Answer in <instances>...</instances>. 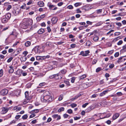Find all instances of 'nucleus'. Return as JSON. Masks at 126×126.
Returning <instances> with one entry per match:
<instances>
[{
  "label": "nucleus",
  "mask_w": 126,
  "mask_h": 126,
  "mask_svg": "<svg viewBox=\"0 0 126 126\" xmlns=\"http://www.w3.org/2000/svg\"><path fill=\"white\" fill-rule=\"evenodd\" d=\"M31 99L30 97V98H26V99L24 100V101L23 102V104L24 105H25L27 104L29 101Z\"/></svg>",
  "instance_id": "nucleus-16"
},
{
  "label": "nucleus",
  "mask_w": 126,
  "mask_h": 126,
  "mask_svg": "<svg viewBox=\"0 0 126 126\" xmlns=\"http://www.w3.org/2000/svg\"><path fill=\"white\" fill-rule=\"evenodd\" d=\"M119 55V53L118 52H116L114 54V56L115 57H117Z\"/></svg>",
  "instance_id": "nucleus-64"
},
{
  "label": "nucleus",
  "mask_w": 126,
  "mask_h": 126,
  "mask_svg": "<svg viewBox=\"0 0 126 126\" xmlns=\"http://www.w3.org/2000/svg\"><path fill=\"white\" fill-rule=\"evenodd\" d=\"M63 98V95L62 94L60 96H59V98L58 100L59 101H61L62 100Z\"/></svg>",
  "instance_id": "nucleus-46"
},
{
  "label": "nucleus",
  "mask_w": 126,
  "mask_h": 126,
  "mask_svg": "<svg viewBox=\"0 0 126 126\" xmlns=\"http://www.w3.org/2000/svg\"><path fill=\"white\" fill-rule=\"evenodd\" d=\"M3 74V70L2 69L0 70V77H2Z\"/></svg>",
  "instance_id": "nucleus-42"
},
{
  "label": "nucleus",
  "mask_w": 126,
  "mask_h": 126,
  "mask_svg": "<svg viewBox=\"0 0 126 126\" xmlns=\"http://www.w3.org/2000/svg\"><path fill=\"white\" fill-rule=\"evenodd\" d=\"M102 9L97 10L96 11V13L97 14H100L102 12Z\"/></svg>",
  "instance_id": "nucleus-37"
},
{
  "label": "nucleus",
  "mask_w": 126,
  "mask_h": 126,
  "mask_svg": "<svg viewBox=\"0 0 126 126\" xmlns=\"http://www.w3.org/2000/svg\"><path fill=\"white\" fill-rule=\"evenodd\" d=\"M9 68L10 69L9 70V72L10 73H12L14 71V69H13V67L12 66H9Z\"/></svg>",
  "instance_id": "nucleus-24"
},
{
  "label": "nucleus",
  "mask_w": 126,
  "mask_h": 126,
  "mask_svg": "<svg viewBox=\"0 0 126 126\" xmlns=\"http://www.w3.org/2000/svg\"><path fill=\"white\" fill-rule=\"evenodd\" d=\"M67 112L71 114L72 113L73 111L71 109H70L67 110Z\"/></svg>",
  "instance_id": "nucleus-58"
},
{
  "label": "nucleus",
  "mask_w": 126,
  "mask_h": 126,
  "mask_svg": "<svg viewBox=\"0 0 126 126\" xmlns=\"http://www.w3.org/2000/svg\"><path fill=\"white\" fill-rule=\"evenodd\" d=\"M51 21L53 24H55L57 22V19L56 17H53L52 18Z\"/></svg>",
  "instance_id": "nucleus-13"
},
{
  "label": "nucleus",
  "mask_w": 126,
  "mask_h": 126,
  "mask_svg": "<svg viewBox=\"0 0 126 126\" xmlns=\"http://www.w3.org/2000/svg\"><path fill=\"white\" fill-rule=\"evenodd\" d=\"M37 4L40 7H43L44 5V3L42 1H39L37 3Z\"/></svg>",
  "instance_id": "nucleus-23"
},
{
  "label": "nucleus",
  "mask_w": 126,
  "mask_h": 126,
  "mask_svg": "<svg viewBox=\"0 0 126 126\" xmlns=\"http://www.w3.org/2000/svg\"><path fill=\"white\" fill-rule=\"evenodd\" d=\"M23 23H25L26 24L29 25H31L32 24V20L30 19H24L23 20Z\"/></svg>",
  "instance_id": "nucleus-4"
},
{
  "label": "nucleus",
  "mask_w": 126,
  "mask_h": 126,
  "mask_svg": "<svg viewBox=\"0 0 126 126\" xmlns=\"http://www.w3.org/2000/svg\"><path fill=\"white\" fill-rule=\"evenodd\" d=\"M52 117L54 119L57 118L56 119L57 120H58L60 119L61 118L60 116L57 114H54L52 116Z\"/></svg>",
  "instance_id": "nucleus-12"
},
{
  "label": "nucleus",
  "mask_w": 126,
  "mask_h": 126,
  "mask_svg": "<svg viewBox=\"0 0 126 126\" xmlns=\"http://www.w3.org/2000/svg\"><path fill=\"white\" fill-rule=\"evenodd\" d=\"M103 23L102 22L100 21L94 25V26L95 27L99 26L101 25Z\"/></svg>",
  "instance_id": "nucleus-27"
},
{
  "label": "nucleus",
  "mask_w": 126,
  "mask_h": 126,
  "mask_svg": "<svg viewBox=\"0 0 126 126\" xmlns=\"http://www.w3.org/2000/svg\"><path fill=\"white\" fill-rule=\"evenodd\" d=\"M79 96H75L74 97H73L71 98V101H73L77 99Z\"/></svg>",
  "instance_id": "nucleus-49"
},
{
  "label": "nucleus",
  "mask_w": 126,
  "mask_h": 126,
  "mask_svg": "<svg viewBox=\"0 0 126 126\" xmlns=\"http://www.w3.org/2000/svg\"><path fill=\"white\" fill-rule=\"evenodd\" d=\"M75 79V77H73L71 78V82L72 83H74Z\"/></svg>",
  "instance_id": "nucleus-56"
},
{
  "label": "nucleus",
  "mask_w": 126,
  "mask_h": 126,
  "mask_svg": "<svg viewBox=\"0 0 126 126\" xmlns=\"http://www.w3.org/2000/svg\"><path fill=\"white\" fill-rule=\"evenodd\" d=\"M123 57H121L119 58L118 59L117 61V62L118 63H119L121 62L122 61V60L123 58Z\"/></svg>",
  "instance_id": "nucleus-43"
},
{
  "label": "nucleus",
  "mask_w": 126,
  "mask_h": 126,
  "mask_svg": "<svg viewBox=\"0 0 126 126\" xmlns=\"http://www.w3.org/2000/svg\"><path fill=\"white\" fill-rule=\"evenodd\" d=\"M41 100L43 102H46L47 101H51L52 100V97L51 95H48L46 96H43V98H41Z\"/></svg>",
  "instance_id": "nucleus-1"
},
{
  "label": "nucleus",
  "mask_w": 126,
  "mask_h": 126,
  "mask_svg": "<svg viewBox=\"0 0 126 126\" xmlns=\"http://www.w3.org/2000/svg\"><path fill=\"white\" fill-rule=\"evenodd\" d=\"M10 3L9 2H6L4 3V6L7 7L6 10L7 11H9L12 8L11 5L10 4Z\"/></svg>",
  "instance_id": "nucleus-7"
},
{
  "label": "nucleus",
  "mask_w": 126,
  "mask_h": 126,
  "mask_svg": "<svg viewBox=\"0 0 126 126\" xmlns=\"http://www.w3.org/2000/svg\"><path fill=\"white\" fill-rule=\"evenodd\" d=\"M27 59L26 57H21L20 58V60L21 62H25Z\"/></svg>",
  "instance_id": "nucleus-28"
},
{
  "label": "nucleus",
  "mask_w": 126,
  "mask_h": 126,
  "mask_svg": "<svg viewBox=\"0 0 126 126\" xmlns=\"http://www.w3.org/2000/svg\"><path fill=\"white\" fill-rule=\"evenodd\" d=\"M39 111V110L37 109L34 110L32 111V113H37Z\"/></svg>",
  "instance_id": "nucleus-32"
},
{
  "label": "nucleus",
  "mask_w": 126,
  "mask_h": 126,
  "mask_svg": "<svg viewBox=\"0 0 126 126\" xmlns=\"http://www.w3.org/2000/svg\"><path fill=\"white\" fill-rule=\"evenodd\" d=\"M32 0H30L27 2V4L28 5H30L32 4Z\"/></svg>",
  "instance_id": "nucleus-60"
},
{
  "label": "nucleus",
  "mask_w": 126,
  "mask_h": 126,
  "mask_svg": "<svg viewBox=\"0 0 126 126\" xmlns=\"http://www.w3.org/2000/svg\"><path fill=\"white\" fill-rule=\"evenodd\" d=\"M55 75L54 79L56 80L58 79H59V77L58 74H55Z\"/></svg>",
  "instance_id": "nucleus-39"
},
{
  "label": "nucleus",
  "mask_w": 126,
  "mask_h": 126,
  "mask_svg": "<svg viewBox=\"0 0 126 126\" xmlns=\"http://www.w3.org/2000/svg\"><path fill=\"white\" fill-rule=\"evenodd\" d=\"M23 23H25L26 24L29 25H31L32 24V20L30 19H24L23 20Z\"/></svg>",
  "instance_id": "nucleus-3"
},
{
  "label": "nucleus",
  "mask_w": 126,
  "mask_h": 126,
  "mask_svg": "<svg viewBox=\"0 0 126 126\" xmlns=\"http://www.w3.org/2000/svg\"><path fill=\"white\" fill-rule=\"evenodd\" d=\"M45 68L47 69V70H51L53 68V67L50 65H49L48 67H46Z\"/></svg>",
  "instance_id": "nucleus-34"
},
{
  "label": "nucleus",
  "mask_w": 126,
  "mask_h": 126,
  "mask_svg": "<svg viewBox=\"0 0 126 126\" xmlns=\"http://www.w3.org/2000/svg\"><path fill=\"white\" fill-rule=\"evenodd\" d=\"M22 71V70H17L16 72V74L19 76H20L21 72Z\"/></svg>",
  "instance_id": "nucleus-17"
},
{
  "label": "nucleus",
  "mask_w": 126,
  "mask_h": 126,
  "mask_svg": "<svg viewBox=\"0 0 126 126\" xmlns=\"http://www.w3.org/2000/svg\"><path fill=\"white\" fill-rule=\"evenodd\" d=\"M70 106H71L73 108L76 107L77 106V105L75 103H73L70 104Z\"/></svg>",
  "instance_id": "nucleus-41"
},
{
  "label": "nucleus",
  "mask_w": 126,
  "mask_h": 126,
  "mask_svg": "<svg viewBox=\"0 0 126 126\" xmlns=\"http://www.w3.org/2000/svg\"><path fill=\"white\" fill-rule=\"evenodd\" d=\"M37 122V121L36 119H34L31 122L32 124H35Z\"/></svg>",
  "instance_id": "nucleus-61"
},
{
  "label": "nucleus",
  "mask_w": 126,
  "mask_h": 126,
  "mask_svg": "<svg viewBox=\"0 0 126 126\" xmlns=\"http://www.w3.org/2000/svg\"><path fill=\"white\" fill-rule=\"evenodd\" d=\"M99 38L97 36H95L93 38V40L95 42L98 41Z\"/></svg>",
  "instance_id": "nucleus-33"
},
{
  "label": "nucleus",
  "mask_w": 126,
  "mask_h": 126,
  "mask_svg": "<svg viewBox=\"0 0 126 126\" xmlns=\"http://www.w3.org/2000/svg\"><path fill=\"white\" fill-rule=\"evenodd\" d=\"M23 23H25L26 24L29 25H31L32 24V20L30 19H24L23 20Z\"/></svg>",
  "instance_id": "nucleus-2"
},
{
  "label": "nucleus",
  "mask_w": 126,
  "mask_h": 126,
  "mask_svg": "<svg viewBox=\"0 0 126 126\" xmlns=\"http://www.w3.org/2000/svg\"><path fill=\"white\" fill-rule=\"evenodd\" d=\"M13 59V58L12 57H11L9 58L7 60V62L8 63L10 62Z\"/></svg>",
  "instance_id": "nucleus-48"
},
{
  "label": "nucleus",
  "mask_w": 126,
  "mask_h": 126,
  "mask_svg": "<svg viewBox=\"0 0 126 126\" xmlns=\"http://www.w3.org/2000/svg\"><path fill=\"white\" fill-rule=\"evenodd\" d=\"M2 114H5L7 113L9 109L8 108L3 107L2 108Z\"/></svg>",
  "instance_id": "nucleus-10"
},
{
  "label": "nucleus",
  "mask_w": 126,
  "mask_h": 126,
  "mask_svg": "<svg viewBox=\"0 0 126 126\" xmlns=\"http://www.w3.org/2000/svg\"><path fill=\"white\" fill-rule=\"evenodd\" d=\"M81 4V3L80 2H78L75 3L74 4L75 7H77Z\"/></svg>",
  "instance_id": "nucleus-35"
},
{
  "label": "nucleus",
  "mask_w": 126,
  "mask_h": 126,
  "mask_svg": "<svg viewBox=\"0 0 126 126\" xmlns=\"http://www.w3.org/2000/svg\"><path fill=\"white\" fill-rule=\"evenodd\" d=\"M28 52L27 51H24L23 53L22 54L24 55V56L25 57H26V55L28 54Z\"/></svg>",
  "instance_id": "nucleus-50"
},
{
  "label": "nucleus",
  "mask_w": 126,
  "mask_h": 126,
  "mask_svg": "<svg viewBox=\"0 0 126 126\" xmlns=\"http://www.w3.org/2000/svg\"><path fill=\"white\" fill-rule=\"evenodd\" d=\"M123 41L122 40H120L117 43V44L118 45H120L122 44Z\"/></svg>",
  "instance_id": "nucleus-55"
},
{
  "label": "nucleus",
  "mask_w": 126,
  "mask_h": 126,
  "mask_svg": "<svg viewBox=\"0 0 126 126\" xmlns=\"http://www.w3.org/2000/svg\"><path fill=\"white\" fill-rule=\"evenodd\" d=\"M32 85V84L30 83H29L26 85L27 87V88H30Z\"/></svg>",
  "instance_id": "nucleus-54"
},
{
  "label": "nucleus",
  "mask_w": 126,
  "mask_h": 126,
  "mask_svg": "<svg viewBox=\"0 0 126 126\" xmlns=\"http://www.w3.org/2000/svg\"><path fill=\"white\" fill-rule=\"evenodd\" d=\"M67 8L71 9L73 8V7L71 5H69L67 7Z\"/></svg>",
  "instance_id": "nucleus-57"
},
{
  "label": "nucleus",
  "mask_w": 126,
  "mask_h": 126,
  "mask_svg": "<svg viewBox=\"0 0 126 126\" xmlns=\"http://www.w3.org/2000/svg\"><path fill=\"white\" fill-rule=\"evenodd\" d=\"M64 110V108L63 107H61L58 110L59 112H61L62 111H63Z\"/></svg>",
  "instance_id": "nucleus-44"
},
{
  "label": "nucleus",
  "mask_w": 126,
  "mask_h": 126,
  "mask_svg": "<svg viewBox=\"0 0 126 126\" xmlns=\"http://www.w3.org/2000/svg\"><path fill=\"white\" fill-rule=\"evenodd\" d=\"M25 97L26 98H30V97L31 98V99L32 97L30 95L29 96V92L28 91H26L25 93Z\"/></svg>",
  "instance_id": "nucleus-14"
},
{
  "label": "nucleus",
  "mask_w": 126,
  "mask_h": 126,
  "mask_svg": "<svg viewBox=\"0 0 126 126\" xmlns=\"http://www.w3.org/2000/svg\"><path fill=\"white\" fill-rule=\"evenodd\" d=\"M42 60L45 59L46 58H48L50 57V56L49 55H47L46 56H41Z\"/></svg>",
  "instance_id": "nucleus-30"
},
{
  "label": "nucleus",
  "mask_w": 126,
  "mask_h": 126,
  "mask_svg": "<svg viewBox=\"0 0 126 126\" xmlns=\"http://www.w3.org/2000/svg\"><path fill=\"white\" fill-rule=\"evenodd\" d=\"M45 32L44 29H40L37 32V33L39 34H42Z\"/></svg>",
  "instance_id": "nucleus-18"
},
{
  "label": "nucleus",
  "mask_w": 126,
  "mask_h": 126,
  "mask_svg": "<svg viewBox=\"0 0 126 126\" xmlns=\"http://www.w3.org/2000/svg\"><path fill=\"white\" fill-rule=\"evenodd\" d=\"M29 26L28 25L26 24L25 23L23 22L22 25V27L23 29H26L28 28Z\"/></svg>",
  "instance_id": "nucleus-15"
},
{
  "label": "nucleus",
  "mask_w": 126,
  "mask_h": 126,
  "mask_svg": "<svg viewBox=\"0 0 126 126\" xmlns=\"http://www.w3.org/2000/svg\"><path fill=\"white\" fill-rule=\"evenodd\" d=\"M31 44V43L30 42L28 41L26 42L25 44V45L27 47H28L30 46Z\"/></svg>",
  "instance_id": "nucleus-26"
},
{
  "label": "nucleus",
  "mask_w": 126,
  "mask_h": 126,
  "mask_svg": "<svg viewBox=\"0 0 126 126\" xmlns=\"http://www.w3.org/2000/svg\"><path fill=\"white\" fill-rule=\"evenodd\" d=\"M28 117V116L27 114H25L23 115L22 117V118L23 120L26 119Z\"/></svg>",
  "instance_id": "nucleus-38"
},
{
  "label": "nucleus",
  "mask_w": 126,
  "mask_h": 126,
  "mask_svg": "<svg viewBox=\"0 0 126 126\" xmlns=\"http://www.w3.org/2000/svg\"><path fill=\"white\" fill-rule=\"evenodd\" d=\"M8 92V90L6 89H4L2 90L1 92V95H6Z\"/></svg>",
  "instance_id": "nucleus-11"
},
{
  "label": "nucleus",
  "mask_w": 126,
  "mask_h": 126,
  "mask_svg": "<svg viewBox=\"0 0 126 126\" xmlns=\"http://www.w3.org/2000/svg\"><path fill=\"white\" fill-rule=\"evenodd\" d=\"M40 47L39 46H37L34 47L33 50L36 53H39L41 52V51L40 50Z\"/></svg>",
  "instance_id": "nucleus-9"
},
{
  "label": "nucleus",
  "mask_w": 126,
  "mask_h": 126,
  "mask_svg": "<svg viewBox=\"0 0 126 126\" xmlns=\"http://www.w3.org/2000/svg\"><path fill=\"white\" fill-rule=\"evenodd\" d=\"M49 95H51L50 94L48 91H45L43 93V96H46Z\"/></svg>",
  "instance_id": "nucleus-20"
},
{
  "label": "nucleus",
  "mask_w": 126,
  "mask_h": 126,
  "mask_svg": "<svg viewBox=\"0 0 126 126\" xmlns=\"http://www.w3.org/2000/svg\"><path fill=\"white\" fill-rule=\"evenodd\" d=\"M108 93V91L107 90H105L104 91L100 93L99 94V95L100 96H102L105 94H106Z\"/></svg>",
  "instance_id": "nucleus-19"
},
{
  "label": "nucleus",
  "mask_w": 126,
  "mask_h": 126,
  "mask_svg": "<svg viewBox=\"0 0 126 126\" xmlns=\"http://www.w3.org/2000/svg\"><path fill=\"white\" fill-rule=\"evenodd\" d=\"M114 66V65L113 64H110L109 66V67L110 68H112Z\"/></svg>",
  "instance_id": "nucleus-63"
},
{
  "label": "nucleus",
  "mask_w": 126,
  "mask_h": 126,
  "mask_svg": "<svg viewBox=\"0 0 126 126\" xmlns=\"http://www.w3.org/2000/svg\"><path fill=\"white\" fill-rule=\"evenodd\" d=\"M86 75L84 74L80 76L79 77V79H83L86 78Z\"/></svg>",
  "instance_id": "nucleus-40"
},
{
  "label": "nucleus",
  "mask_w": 126,
  "mask_h": 126,
  "mask_svg": "<svg viewBox=\"0 0 126 126\" xmlns=\"http://www.w3.org/2000/svg\"><path fill=\"white\" fill-rule=\"evenodd\" d=\"M8 20L6 18H3L2 19L1 21L3 23H6Z\"/></svg>",
  "instance_id": "nucleus-29"
},
{
  "label": "nucleus",
  "mask_w": 126,
  "mask_h": 126,
  "mask_svg": "<svg viewBox=\"0 0 126 126\" xmlns=\"http://www.w3.org/2000/svg\"><path fill=\"white\" fill-rule=\"evenodd\" d=\"M47 6L49 7V9L52 10H55L57 9V7H55V5L52 4H48Z\"/></svg>",
  "instance_id": "nucleus-6"
},
{
  "label": "nucleus",
  "mask_w": 126,
  "mask_h": 126,
  "mask_svg": "<svg viewBox=\"0 0 126 126\" xmlns=\"http://www.w3.org/2000/svg\"><path fill=\"white\" fill-rule=\"evenodd\" d=\"M119 116V113H116L113 116V120H115Z\"/></svg>",
  "instance_id": "nucleus-21"
},
{
  "label": "nucleus",
  "mask_w": 126,
  "mask_h": 126,
  "mask_svg": "<svg viewBox=\"0 0 126 126\" xmlns=\"http://www.w3.org/2000/svg\"><path fill=\"white\" fill-rule=\"evenodd\" d=\"M20 12V10L17 8L16 9H14L12 11V12L15 16H16Z\"/></svg>",
  "instance_id": "nucleus-8"
},
{
  "label": "nucleus",
  "mask_w": 126,
  "mask_h": 126,
  "mask_svg": "<svg viewBox=\"0 0 126 126\" xmlns=\"http://www.w3.org/2000/svg\"><path fill=\"white\" fill-rule=\"evenodd\" d=\"M66 72V70L65 69H63L60 71L59 73H61L62 74H64Z\"/></svg>",
  "instance_id": "nucleus-31"
},
{
  "label": "nucleus",
  "mask_w": 126,
  "mask_h": 126,
  "mask_svg": "<svg viewBox=\"0 0 126 126\" xmlns=\"http://www.w3.org/2000/svg\"><path fill=\"white\" fill-rule=\"evenodd\" d=\"M80 117H78L77 116L75 117H74V119L75 120H76L80 119Z\"/></svg>",
  "instance_id": "nucleus-62"
},
{
  "label": "nucleus",
  "mask_w": 126,
  "mask_h": 126,
  "mask_svg": "<svg viewBox=\"0 0 126 126\" xmlns=\"http://www.w3.org/2000/svg\"><path fill=\"white\" fill-rule=\"evenodd\" d=\"M120 37L119 36L117 37L116 38H114L113 40V42H115L116 41H117L119 40L120 39Z\"/></svg>",
  "instance_id": "nucleus-36"
},
{
  "label": "nucleus",
  "mask_w": 126,
  "mask_h": 126,
  "mask_svg": "<svg viewBox=\"0 0 126 126\" xmlns=\"http://www.w3.org/2000/svg\"><path fill=\"white\" fill-rule=\"evenodd\" d=\"M101 70L102 69L100 67H98L96 69V72H98Z\"/></svg>",
  "instance_id": "nucleus-47"
},
{
  "label": "nucleus",
  "mask_w": 126,
  "mask_h": 126,
  "mask_svg": "<svg viewBox=\"0 0 126 126\" xmlns=\"http://www.w3.org/2000/svg\"><path fill=\"white\" fill-rule=\"evenodd\" d=\"M45 16V14L42 15L41 16L39 17H38V18H40V19H42Z\"/></svg>",
  "instance_id": "nucleus-52"
},
{
  "label": "nucleus",
  "mask_w": 126,
  "mask_h": 126,
  "mask_svg": "<svg viewBox=\"0 0 126 126\" xmlns=\"http://www.w3.org/2000/svg\"><path fill=\"white\" fill-rule=\"evenodd\" d=\"M64 82L65 83L67 86H70V84L69 81H68L65 80L64 81Z\"/></svg>",
  "instance_id": "nucleus-51"
},
{
  "label": "nucleus",
  "mask_w": 126,
  "mask_h": 126,
  "mask_svg": "<svg viewBox=\"0 0 126 126\" xmlns=\"http://www.w3.org/2000/svg\"><path fill=\"white\" fill-rule=\"evenodd\" d=\"M88 104V103H85L82 105V107L84 108Z\"/></svg>",
  "instance_id": "nucleus-59"
},
{
  "label": "nucleus",
  "mask_w": 126,
  "mask_h": 126,
  "mask_svg": "<svg viewBox=\"0 0 126 126\" xmlns=\"http://www.w3.org/2000/svg\"><path fill=\"white\" fill-rule=\"evenodd\" d=\"M46 84V83L45 82H44L40 83L39 85L41 86H42L45 85Z\"/></svg>",
  "instance_id": "nucleus-53"
},
{
  "label": "nucleus",
  "mask_w": 126,
  "mask_h": 126,
  "mask_svg": "<svg viewBox=\"0 0 126 126\" xmlns=\"http://www.w3.org/2000/svg\"><path fill=\"white\" fill-rule=\"evenodd\" d=\"M90 53V51L89 50L85 51V52L82 51L80 52L79 55H82L83 56H86L89 55L88 54Z\"/></svg>",
  "instance_id": "nucleus-5"
},
{
  "label": "nucleus",
  "mask_w": 126,
  "mask_h": 126,
  "mask_svg": "<svg viewBox=\"0 0 126 126\" xmlns=\"http://www.w3.org/2000/svg\"><path fill=\"white\" fill-rule=\"evenodd\" d=\"M26 7V4H24L23 5H22L20 7L22 9H25Z\"/></svg>",
  "instance_id": "nucleus-45"
},
{
  "label": "nucleus",
  "mask_w": 126,
  "mask_h": 126,
  "mask_svg": "<svg viewBox=\"0 0 126 126\" xmlns=\"http://www.w3.org/2000/svg\"><path fill=\"white\" fill-rule=\"evenodd\" d=\"M52 46V43L50 42H46L45 45V47H50Z\"/></svg>",
  "instance_id": "nucleus-22"
},
{
  "label": "nucleus",
  "mask_w": 126,
  "mask_h": 126,
  "mask_svg": "<svg viewBox=\"0 0 126 126\" xmlns=\"http://www.w3.org/2000/svg\"><path fill=\"white\" fill-rule=\"evenodd\" d=\"M11 16V15L10 13H8L5 16V17L8 20H9Z\"/></svg>",
  "instance_id": "nucleus-25"
}]
</instances>
